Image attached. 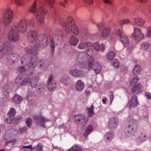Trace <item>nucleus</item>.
Returning <instances> with one entry per match:
<instances>
[{
	"label": "nucleus",
	"instance_id": "f257e3e1",
	"mask_svg": "<svg viewBox=\"0 0 151 151\" xmlns=\"http://www.w3.org/2000/svg\"><path fill=\"white\" fill-rule=\"evenodd\" d=\"M27 39L29 42L34 44V47L31 50L27 48V53L24 55L21 59V63L23 65H29L31 68H34L36 65L38 48L40 46L43 47L47 46L49 43L48 38L44 35H37V33L35 30H31L28 33Z\"/></svg>",
	"mask_w": 151,
	"mask_h": 151
},
{
	"label": "nucleus",
	"instance_id": "f03ea898",
	"mask_svg": "<svg viewBox=\"0 0 151 151\" xmlns=\"http://www.w3.org/2000/svg\"><path fill=\"white\" fill-rule=\"evenodd\" d=\"M13 46L8 41H5L0 46V59L3 58H8L9 57L13 58V60L16 61L19 60V56L17 53L11 54V50Z\"/></svg>",
	"mask_w": 151,
	"mask_h": 151
},
{
	"label": "nucleus",
	"instance_id": "7ed1b4c3",
	"mask_svg": "<svg viewBox=\"0 0 151 151\" xmlns=\"http://www.w3.org/2000/svg\"><path fill=\"white\" fill-rule=\"evenodd\" d=\"M63 39V33L61 29H56L53 33V40L50 41V44L52 52H54L55 50L54 43H55L57 45H60Z\"/></svg>",
	"mask_w": 151,
	"mask_h": 151
},
{
	"label": "nucleus",
	"instance_id": "20e7f679",
	"mask_svg": "<svg viewBox=\"0 0 151 151\" xmlns=\"http://www.w3.org/2000/svg\"><path fill=\"white\" fill-rule=\"evenodd\" d=\"M33 119L37 125H39L44 128L46 127L45 124L50 122L49 119L43 116L41 113L38 115H34Z\"/></svg>",
	"mask_w": 151,
	"mask_h": 151
},
{
	"label": "nucleus",
	"instance_id": "39448f33",
	"mask_svg": "<svg viewBox=\"0 0 151 151\" xmlns=\"http://www.w3.org/2000/svg\"><path fill=\"white\" fill-rule=\"evenodd\" d=\"M19 32L24 33L26 31L27 24L26 20L22 19L20 20L17 24H14L12 27Z\"/></svg>",
	"mask_w": 151,
	"mask_h": 151
},
{
	"label": "nucleus",
	"instance_id": "423d86ee",
	"mask_svg": "<svg viewBox=\"0 0 151 151\" xmlns=\"http://www.w3.org/2000/svg\"><path fill=\"white\" fill-rule=\"evenodd\" d=\"M14 28L11 27L8 33L7 37L8 40L11 42H16L20 39V35L19 32L15 30Z\"/></svg>",
	"mask_w": 151,
	"mask_h": 151
},
{
	"label": "nucleus",
	"instance_id": "0eeeda50",
	"mask_svg": "<svg viewBox=\"0 0 151 151\" xmlns=\"http://www.w3.org/2000/svg\"><path fill=\"white\" fill-rule=\"evenodd\" d=\"M13 18V13L10 9H7L4 12L3 16V24L6 25H9L12 21Z\"/></svg>",
	"mask_w": 151,
	"mask_h": 151
},
{
	"label": "nucleus",
	"instance_id": "6e6552de",
	"mask_svg": "<svg viewBox=\"0 0 151 151\" xmlns=\"http://www.w3.org/2000/svg\"><path fill=\"white\" fill-rule=\"evenodd\" d=\"M86 52L87 53L85 52H81L78 54L77 56V60L78 62L80 63H82L83 62L86 61L88 57L87 55H91L93 54V50L90 47H88Z\"/></svg>",
	"mask_w": 151,
	"mask_h": 151
},
{
	"label": "nucleus",
	"instance_id": "1a4fd4ad",
	"mask_svg": "<svg viewBox=\"0 0 151 151\" xmlns=\"http://www.w3.org/2000/svg\"><path fill=\"white\" fill-rule=\"evenodd\" d=\"M73 20L71 17H68L67 18V23L63 19H61L60 21V22L61 25L65 27V32L68 34H69L70 33V27L73 24H75L73 22Z\"/></svg>",
	"mask_w": 151,
	"mask_h": 151
},
{
	"label": "nucleus",
	"instance_id": "9d476101",
	"mask_svg": "<svg viewBox=\"0 0 151 151\" xmlns=\"http://www.w3.org/2000/svg\"><path fill=\"white\" fill-rule=\"evenodd\" d=\"M47 12L45 10V8L42 6L39 7L37 9L36 18L38 20L39 23L42 24L44 22V17Z\"/></svg>",
	"mask_w": 151,
	"mask_h": 151
},
{
	"label": "nucleus",
	"instance_id": "9b49d317",
	"mask_svg": "<svg viewBox=\"0 0 151 151\" xmlns=\"http://www.w3.org/2000/svg\"><path fill=\"white\" fill-rule=\"evenodd\" d=\"M29 80L30 77L24 78L22 74H20L16 78L15 82L21 86H26L29 83Z\"/></svg>",
	"mask_w": 151,
	"mask_h": 151
},
{
	"label": "nucleus",
	"instance_id": "f8f14e48",
	"mask_svg": "<svg viewBox=\"0 0 151 151\" xmlns=\"http://www.w3.org/2000/svg\"><path fill=\"white\" fill-rule=\"evenodd\" d=\"M75 122L77 124L82 125L83 127L87 123L88 119H86L85 116L81 114L77 115L75 116Z\"/></svg>",
	"mask_w": 151,
	"mask_h": 151
},
{
	"label": "nucleus",
	"instance_id": "ddd939ff",
	"mask_svg": "<svg viewBox=\"0 0 151 151\" xmlns=\"http://www.w3.org/2000/svg\"><path fill=\"white\" fill-rule=\"evenodd\" d=\"M16 111L14 108H12L8 113V117L5 120V122L7 124L11 123L15 119V115Z\"/></svg>",
	"mask_w": 151,
	"mask_h": 151
},
{
	"label": "nucleus",
	"instance_id": "4468645a",
	"mask_svg": "<svg viewBox=\"0 0 151 151\" xmlns=\"http://www.w3.org/2000/svg\"><path fill=\"white\" fill-rule=\"evenodd\" d=\"M132 36L137 40H142L144 38V35L142 33L140 29L134 27Z\"/></svg>",
	"mask_w": 151,
	"mask_h": 151
},
{
	"label": "nucleus",
	"instance_id": "2eb2a0df",
	"mask_svg": "<svg viewBox=\"0 0 151 151\" xmlns=\"http://www.w3.org/2000/svg\"><path fill=\"white\" fill-rule=\"evenodd\" d=\"M53 78V76L52 75H50L49 76L47 81V88L50 91H54L56 86V83L55 81H53L52 80Z\"/></svg>",
	"mask_w": 151,
	"mask_h": 151
},
{
	"label": "nucleus",
	"instance_id": "dca6fc26",
	"mask_svg": "<svg viewBox=\"0 0 151 151\" xmlns=\"http://www.w3.org/2000/svg\"><path fill=\"white\" fill-rule=\"evenodd\" d=\"M118 120L116 117L111 118L109 120L108 126L110 129L116 128L118 124Z\"/></svg>",
	"mask_w": 151,
	"mask_h": 151
},
{
	"label": "nucleus",
	"instance_id": "f3484780",
	"mask_svg": "<svg viewBox=\"0 0 151 151\" xmlns=\"http://www.w3.org/2000/svg\"><path fill=\"white\" fill-rule=\"evenodd\" d=\"M70 73L72 76L77 77L82 76L84 74L83 71L81 70H79L76 69L70 70Z\"/></svg>",
	"mask_w": 151,
	"mask_h": 151
},
{
	"label": "nucleus",
	"instance_id": "a211bd4d",
	"mask_svg": "<svg viewBox=\"0 0 151 151\" xmlns=\"http://www.w3.org/2000/svg\"><path fill=\"white\" fill-rule=\"evenodd\" d=\"M92 45V44L89 42H84L83 41L81 42L78 45V48L80 50H84L86 47H91Z\"/></svg>",
	"mask_w": 151,
	"mask_h": 151
},
{
	"label": "nucleus",
	"instance_id": "6ab92c4d",
	"mask_svg": "<svg viewBox=\"0 0 151 151\" xmlns=\"http://www.w3.org/2000/svg\"><path fill=\"white\" fill-rule=\"evenodd\" d=\"M39 81V78L37 76L33 77L31 79L30 78L29 84L32 88H36Z\"/></svg>",
	"mask_w": 151,
	"mask_h": 151
},
{
	"label": "nucleus",
	"instance_id": "aec40b11",
	"mask_svg": "<svg viewBox=\"0 0 151 151\" xmlns=\"http://www.w3.org/2000/svg\"><path fill=\"white\" fill-rule=\"evenodd\" d=\"M137 123L136 121L133 119L129 121V124L127 128L128 133L131 132L133 130L134 128L137 127Z\"/></svg>",
	"mask_w": 151,
	"mask_h": 151
},
{
	"label": "nucleus",
	"instance_id": "412c9836",
	"mask_svg": "<svg viewBox=\"0 0 151 151\" xmlns=\"http://www.w3.org/2000/svg\"><path fill=\"white\" fill-rule=\"evenodd\" d=\"M15 130L9 129L5 133L4 138L6 139H7L14 137L15 136Z\"/></svg>",
	"mask_w": 151,
	"mask_h": 151
},
{
	"label": "nucleus",
	"instance_id": "4be33fe9",
	"mask_svg": "<svg viewBox=\"0 0 151 151\" xmlns=\"http://www.w3.org/2000/svg\"><path fill=\"white\" fill-rule=\"evenodd\" d=\"M37 65L40 68L44 69L48 67L49 63L47 60L43 59L39 61Z\"/></svg>",
	"mask_w": 151,
	"mask_h": 151
},
{
	"label": "nucleus",
	"instance_id": "5701e85b",
	"mask_svg": "<svg viewBox=\"0 0 151 151\" xmlns=\"http://www.w3.org/2000/svg\"><path fill=\"white\" fill-rule=\"evenodd\" d=\"M138 104L137 96L134 95L132 96L131 100L128 101V105L131 106L136 107L137 106Z\"/></svg>",
	"mask_w": 151,
	"mask_h": 151
},
{
	"label": "nucleus",
	"instance_id": "b1692460",
	"mask_svg": "<svg viewBox=\"0 0 151 151\" xmlns=\"http://www.w3.org/2000/svg\"><path fill=\"white\" fill-rule=\"evenodd\" d=\"M78 41L77 38L74 36L72 35L69 38L68 43L70 45L75 46L78 44Z\"/></svg>",
	"mask_w": 151,
	"mask_h": 151
},
{
	"label": "nucleus",
	"instance_id": "393cba45",
	"mask_svg": "<svg viewBox=\"0 0 151 151\" xmlns=\"http://www.w3.org/2000/svg\"><path fill=\"white\" fill-rule=\"evenodd\" d=\"M75 88L78 91H82L84 88V85L81 80H79L75 84Z\"/></svg>",
	"mask_w": 151,
	"mask_h": 151
},
{
	"label": "nucleus",
	"instance_id": "a878e982",
	"mask_svg": "<svg viewBox=\"0 0 151 151\" xmlns=\"http://www.w3.org/2000/svg\"><path fill=\"white\" fill-rule=\"evenodd\" d=\"M135 25L137 26L142 27L144 26L145 23L144 20L140 18H136L134 20Z\"/></svg>",
	"mask_w": 151,
	"mask_h": 151
},
{
	"label": "nucleus",
	"instance_id": "bb28decb",
	"mask_svg": "<svg viewBox=\"0 0 151 151\" xmlns=\"http://www.w3.org/2000/svg\"><path fill=\"white\" fill-rule=\"evenodd\" d=\"M70 32H72L73 35L77 36L79 33V30L78 27L76 24H73L70 27Z\"/></svg>",
	"mask_w": 151,
	"mask_h": 151
},
{
	"label": "nucleus",
	"instance_id": "cd10ccee",
	"mask_svg": "<svg viewBox=\"0 0 151 151\" xmlns=\"http://www.w3.org/2000/svg\"><path fill=\"white\" fill-rule=\"evenodd\" d=\"M110 32L109 27H106L103 28L101 32V36L102 37L105 38L109 35Z\"/></svg>",
	"mask_w": 151,
	"mask_h": 151
},
{
	"label": "nucleus",
	"instance_id": "c85d7f7f",
	"mask_svg": "<svg viewBox=\"0 0 151 151\" xmlns=\"http://www.w3.org/2000/svg\"><path fill=\"white\" fill-rule=\"evenodd\" d=\"M12 101L16 104H19L22 101V97L18 94L15 95L12 98Z\"/></svg>",
	"mask_w": 151,
	"mask_h": 151
},
{
	"label": "nucleus",
	"instance_id": "c756f323",
	"mask_svg": "<svg viewBox=\"0 0 151 151\" xmlns=\"http://www.w3.org/2000/svg\"><path fill=\"white\" fill-rule=\"evenodd\" d=\"M93 68L96 74L99 73L101 71V66L99 63L97 62H96L94 63Z\"/></svg>",
	"mask_w": 151,
	"mask_h": 151
},
{
	"label": "nucleus",
	"instance_id": "7c9ffc66",
	"mask_svg": "<svg viewBox=\"0 0 151 151\" xmlns=\"http://www.w3.org/2000/svg\"><path fill=\"white\" fill-rule=\"evenodd\" d=\"M141 68L139 65H136L132 71L133 75L134 76L139 74L140 72Z\"/></svg>",
	"mask_w": 151,
	"mask_h": 151
},
{
	"label": "nucleus",
	"instance_id": "2f4dec72",
	"mask_svg": "<svg viewBox=\"0 0 151 151\" xmlns=\"http://www.w3.org/2000/svg\"><path fill=\"white\" fill-rule=\"evenodd\" d=\"M93 130V126L91 125H88L83 134L84 136L85 137H87Z\"/></svg>",
	"mask_w": 151,
	"mask_h": 151
},
{
	"label": "nucleus",
	"instance_id": "473e14b6",
	"mask_svg": "<svg viewBox=\"0 0 151 151\" xmlns=\"http://www.w3.org/2000/svg\"><path fill=\"white\" fill-rule=\"evenodd\" d=\"M120 40L124 47L127 46L129 44V41L128 38L126 37H121L120 38Z\"/></svg>",
	"mask_w": 151,
	"mask_h": 151
},
{
	"label": "nucleus",
	"instance_id": "72a5a7b5",
	"mask_svg": "<svg viewBox=\"0 0 151 151\" xmlns=\"http://www.w3.org/2000/svg\"><path fill=\"white\" fill-rule=\"evenodd\" d=\"M91 38V36L89 33L87 31L83 32L81 35V38L83 40H87Z\"/></svg>",
	"mask_w": 151,
	"mask_h": 151
},
{
	"label": "nucleus",
	"instance_id": "f704fd0d",
	"mask_svg": "<svg viewBox=\"0 0 151 151\" xmlns=\"http://www.w3.org/2000/svg\"><path fill=\"white\" fill-rule=\"evenodd\" d=\"M46 85L43 83H42L38 86L37 87V91L39 93H41L43 92L46 88Z\"/></svg>",
	"mask_w": 151,
	"mask_h": 151
},
{
	"label": "nucleus",
	"instance_id": "c9c22d12",
	"mask_svg": "<svg viewBox=\"0 0 151 151\" xmlns=\"http://www.w3.org/2000/svg\"><path fill=\"white\" fill-rule=\"evenodd\" d=\"M150 44L145 42H143L141 45L140 49L143 51H146L150 46Z\"/></svg>",
	"mask_w": 151,
	"mask_h": 151
},
{
	"label": "nucleus",
	"instance_id": "e433bc0d",
	"mask_svg": "<svg viewBox=\"0 0 151 151\" xmlns=\"http://www.w3.org/2000/svg\"><path fill=\"white\" fill-rule=\"evenodd\" d=\"M94 61V58L92 57H90L87 62V65L89 69L92 68L94 64H93Z\"/></svg>",
	"mask_w": 151,
	"mask_h": 151
},
{
	"label": "nucleus",
	"instance_id": "4c0bfd02",
	"mask_svg": "<svg viewBox=\"0 0 151 151\" xmlns=\"http://www.w3.org/2000/svg\"><path fill=\"white\" fill-rule=\"evenodd\" d=\"M81 147L78 145L73 146L67 151H82Z\"/></svg>",
	"mask_w": 151,
	"mask_h": 151
},
{
	"label": "nucleus",
	"instance_id": "58836bf2",
	"mask_svg": "<svg viewBox=\"0 0 151 151\" xmlns=\"http://www.w3.org/2000/svg\"><path fill=\"white\" fill-rule=\"evenodd\" d=\"M114 135V134L110 132H107L105 135V138L108 141H111L113 139Z\"/></svg>",
	"mask_w": 151,
	"mask_h": 151
},
{
	"label": "nucleus",
	"instance_id": "ea45409f",
	"mask_svg": "<svg viewBox=\"0 0 151 151\" xmlns=\"http://www.w3.org/2000/svg\"><path fill=\"white\" fill-rule=\"evenodd\" d=\"M141 86L139 85H136L134 87H133L132 88V92L133 93H137L139 92Z\"/></svg>",
	"mask_w": 151,
	"mask_h": 151
},
{
	"label": "nucleus",
	"instance_id": "a19ab883",
	"mask_svg": "<svg viewBox=\"0 0 151 151\" xmlns=\"http://www.w3.org/2000/svg\"><path fill=\"white\" fill-rule=\"evenodd\" d=\"M36 3L35 1L33 4L30 7L29 11L33 14H35L36 12Z\"/></svg>",
	"mask_w": 151,
	"mask_h": 151
},
{
	"label": "nucleus",
	"instance_id": "79ce46f5",
	"mask_svg": "<svg viewBox=\"0 0 151 151\" xmlns=\"http://www.w3.org/2000/svg\"><path fill=\"white\" fill-rule=\"evenodd\" d=\"M115 55V53L112 50L110 51L107 54V58L109 60L113 59Z\"/></svg>",
	"mask_w": 151,
	"mask_h": 151
},
{
	"label": "nucleus",
	"instance_id": "37998d69",
	"mask_svg": "<svg viewBox=\"0 0 151 151\" xmlns=\"http://www.w3.org/2000/svg\"><path fill=\"white\" fill-rule=\"evenodd\" d=\"M139 78L138 76H136L132 78L130 81V85L132 86L135 85L138 81L139 80Z\"/></svg>",
	"mask_w": 151,
	"mask_h": 151
},
{
	"label": "nucleus",
	"instance_id": "c03bdc74",
	"mask_svg": "<svg viewBox=\"0 0 151 151\" xmlns=\"http://www.w3.org/2000/svg\"><path fill=\"white\" fill-rule=\"evenodd\" d=\"M87 110L88 112V117H90L92 116L94 113L93 112L94 108L93 106L92 105L90 108H89L87 109Z\"/></svg>",
	"mask_w": 151,
	"mask_h": 151
},
{
	"label": "nucleus",
	"instance_id": "a18cd8bd",
	"mask_svg": "<svg viewBox=\"0 0 151 151\" xmlns=\"http://www.w3.org/2000/svg\"><path fill=\"white\" fill-rule=\"evenodd\" d=\"M22 148L25 149L24 151H33V148L32 147V145L29 146H24Z\"/></svg>",
	"mask_w": 151,
	"mask_h": 151
},
{
	"label": "nucleus",
	"instance_id": "49530a36",
	"mask_svg": "<svg viewBox=\"0 0 151 151\" xmlns=\"http://www.w3.org/2000/svg\"><path fill=\"white\" fill-rule=\"evenodd\" d=\"M146 37L149 38H151V27H149L147 28L146 32Z\"/></svg>",
	"mask_w": 151,
	"mask_h": 151
},
{
	"label": "nucleus",
	"instance_id": "de8ad7c7",
	"mask_svg": "<svg viewBox=\"0 0 151 151\" xmlns=\"http://www.w3.org/2000/svg\"><path fill=\"white\" fill-rule=\"evenodd\" d=\"M15 2L18 6H23L24 4L23 0H15Z\"/></svg>",
	"mask_w": 151,
	"mask_h": 151
},
{
	"label": "nucleus",
	"instance_id": "09e8293b",
	"mask_svg": "<svg viewBox=\"0 0 151 151\" xmlns=\"http://www.w3.org/2000/svg\"><path fill=\"white\" fill-rule=\"evenodd\" d=\"M115 35L118 36L120 38L122 37V31L120 29L116 30L115 32Z\"/></svg>",
	"mask_w": 151,
	"mask_h": 151
},
{
	"label": "nucleus",
	"instance_id": "8fccbe9b",
	"mask_svg": "<svg viewBox=\"0 0 151 151\" xmlns=\"http://www.w3.org/2000/svg\"><path fill=\"white\" fill-rule=\"evenodd\" d=\"M146 138V135L141 134L139 138V142H143L145 141Z\"/></svg>",
	"mask_w": 151,
	"mask_h": 151
},
{
	"label": "nucleus",
	"instance_id": "3c124183",
	"mask_svg": "<svg viewBox=\"0 0 151 151\" xmlns=\"http://www.w3.org/2000/svg\"><path fill=\"white\" fill-rule=\"evenodd\" d=\"M34 149L36 150V151H44L43 150V146L40 145H38L34 147Z\"/></svg>",
	"mask_w": 151,
	"mask_h": 151
},
{
	"label": "nucleus",
	"instance_id": "603ef678",
	"mask_svg": "<svg viewBox=\"0 0 151 151\" xmlns=\"http://www.w3.org/2000/svg\"><path fill=\"white\" fill-rule=\"evenodd\" d=\"M130 22V21L128 19H126L123 20H121L119 21V23L120 24L122 25L124 24H127L128 23H129Z\"/></svg>",
	"mask_w": 151,
	"mask_h": 151
},
{
	"label": "nucleus",
	"instance_id": "864d4df0",
	"mask_svg": "<svg viewBox=\"0 0 151 151\" xmlns=\"http://www.w3.org/2000/svg\"><path fill=\"white\" fill-rule=\"evenodd\" d=\"M93 47L94 49L97 51H99L100 48V46L97 42H95L94 43Z\"/></svg>",
	"mask_w": 151,
	"mask_h": 151
},
{
	"label": "nucleus",
	"instance_id": "5fc2aeb1",
	"mask_svg": "<svg viewBox=\"0 0 151 151\" xmlns=\"http://www.w3.org/2000/svg\"><path fill=\"white\" fill-rule=\"evenodd\" d=\"M26 123L27 126L29 127H30L32 123V120L31 118H27L26 120Z\"/></svg>",
	"mask_w": 151,
	"mask_h": 151
},
{
	"label": "nucleus",
	"instance_id": "6e6d98bb",
	"mask_svg": "<svg viewBox=\"0 0 151 151\" xmlns=\"http://www.w3.org/2000/svg\"><path fill=\"white\" fill-rule=\"evenodd\" d=\"M108 95L110 99V103L111 104L114 99L113 93L112 92L110 91L109 92Z\"/></svg>",
	"mask_w": 151,
	"mask_h": 151
},
{
	"label": "nucleus",
	"instance_id": "4d7b16f0",
	"mask_svg": "<svg viewBox=\"0 0 151 151\" xmlns=\"http://www.w3.org/2000/svg\"><path fill=\"white\" fill-rule=\"evenodd\" d=\"M3 96L5 98H7L9 96V93L8 90H6L4 91Z\"/></svg>",
	"mask_w": 151,
	"mask_h": 151
},
{
	"label": "nucleus",
	"instance_id": "13d9d810",
	"mask_svg": "<svg viewBox=\"0 0 151 151\" xmlns=\"http://www.w3.org/2000/svg\"><path fill=\"white\" fill-rule=\"evenodd\" d=\"M119 62L117 59H114L113 61V65L116 68H117L119 66Z\"/></svg>",
	"mask_w": 151,
	"mask_h": 151
},
{
	"label": "nucleus",
	"instance_id": "bf43d9fd",
	"mask_svg": "<svg viewBox=\"0 0 151 151\" xmlns=\"http://www.w3.org/2000/svg\"><path fill=\"white\" fill-rule=\"evenodd\" d=\"M17 70L19 72H22L25 71V68L23 66H20L17 68Z\"/></svg>",
	"mask_w": 151,
	"mask_h": 151
},
{
	"label": "nucleus",
	"instance_id": "052dcab7",
	"mask_svg": "<svg viewBox=\"0 0 151 151\" xmlns=\"http://www.w3.org/2000/svg\"><path fill=\"white\" fill-rule=\"evenodd\" d=\"M16 141V140L15 139L10 140V141H9L8 142H6L5 143V145L6 146H7L8 145V144H11L12 145H14Z\"/></svg>",
	"mask_w": 151,
	"mask_h": 151
},
{
	"label": "nucleus",
	"instance_id": "680f3d73",
	"mask_svg": "<svg viewBox=\"0 0 151 151\" xmlns=\"http://www.w3.org/2000/svg\"><path fill=\"white\" fill-rule=\"evenodd\" d=\"M66 79L65 77H63L60 79V81L61 83L64 84H65L66 83Z\"/></svg>",
	"mask_w": 151,
	"mask_h": 151
},
{
	"label": "nucleus",
	"instance_id": "e2e57ef3",
	"mask_svg": "<svg viewBox=\"0 0 151 151\" xmlns=\"http://www.w3.org/2000/svg\"><path fill=\"white\" fill-rule=\"evenodd\" d=\"M145 96L148 99H151V93L149 92H146L145 93Z\"/></svg>",
	"mask_w": 151,
	"mask_h": 151
},
{
	"label": "nucleus",
	"instance_id": "0e129e2a",
	"mask_svg": "<svg viewBox=\"0 0 151 151\" xmlns=\"http://www.w3.org/2000/svg\"><path fill=\"white\" fill-rule=\"evenodd\" d=\"M67 2L66 0H65L64 1H60V4L62 6L64 7H65L67 5Z\"/></svg>",
	"mask_w": 151,
	"mask_h": 151
},
{
	"label": "nucleus",
	"instance_id": "69168bd1",
	"mask_svg": "<svg viewBox=\"0 0 151 151\" xmlns=\"http://www.w3.org/2000/svg\"><path fill=\"white\" fill-rule=\"evenodd\" d=\"M27 130V128L26 127L20 128L19 129V131L21 133L25 132Z\"/></svg>",
	"mask_w": 151,
	"mask_h": 151
},
{
	"label": "nucleus",
	"instance_id": "338daca9",
	"mask_svg": "<svg viewBox=\"0 0 151 151\" xmlns=\"http://www.w3.org/2000/svg\"><path fill=\"white\" fill-rule=\"evenodd\" d=\"M97 26L99 30H100L101 29V28L104 27V25L103 23H100L98 24Z\"/></svg>",
	"mask_w": 151,
	"mask_h": 151
},
{
	"label": "nucleus",
	"instance_id": "774afa93",
	"mask_svg": "<svg viewBox=\"0 0 151 151\" xmlns=\"http://www.w3.org/2000/svg\"><path fill=\"white\" fill-rule=\"evenodd\" d=\"M45 1L46 3L51 5L55 3L54 0H45Z\"/></svg>",
	"mask_w": 151,
	"mask_h": 151
}]
</instances>
